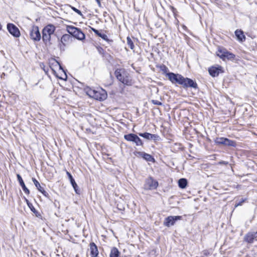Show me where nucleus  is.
<instances>
[{
  "instance_id": "f257e3e1",
  "label": "nucleus",
  "mask_w": 257,
  "mask_h": 257,
  "mask_svg": "<svg viewBox=\"0 0 257 257\" xmlns=\"http://www.w3.org/2000/svg\"><path fill=\"white\" fill-rule=\"evenodd\" d=\"M167 76L169 80L172 83L180 84L184 88L186 89L190 87L197 89L198 88V85L196 82L189 78L184 77L181 74L169 72L167 74Z\"/></svg>"
},
{
  "instance_id": "f03ea898",
  "label": "nucleus",
  "mask_w": 257,
  "mask_h": 257,
  "mask_svg": "<svg viewBox=\"0 0 257 257\" xmlns=\"http://www.w3.org/2000/svg\"><path fill=\"white\" fill-rule=\"evenodd\" d=\"M55 30L56 27L52 24L48 25L43 29L42 40L46 45L50 46L51 45V37L54 34Z\"/></svg>"
},
{
  "instance_id": "7ed1b4c3",
  "label": "nucleus",
  "mask_w": 257,
  "mask_h": 257,
  "mask_svg": "<svg viewBox=\"0 0 257 257\" xmlns=\"http://www.w3.org/2000/svg\"><path fill=\"white\" fill-rule=\"evenodd\" d=\"M114 74L118 81L124 85L131 86L132 84V80L130 74L124 69H117Z\"/></svg>"
},
{
  "instance_id": "20e7f679",
  "label": "nucleus",
  "mask_w": 257,
  "mask_h": 257,
  "mask_svg": "<svg viewBox=\"0 0 257 257\" xmlns=\"http://www.w3.org/2000/svg\"><path fill=\"white\" fill-rule=\"evenodd\" d=\"M86 93L89 97L98 100H103L107 97L106 92L102 89L96 90L91 88L88 89Z\"/></svg>"
},
{
  "instance_id": "39448f33",
  "label": "nucleus",
  "mask_w": 257,
  "mask_h": 257,
  "mask_svg": "<svg viewBox=\"0 0 257 257\" xmlns=\"http://www.w3.org/2000/svg\"><path fill=\"white\" fill-rule=\"evenodd\" d=\"M67 32L71 35L73 37L79 40H83L85 38V34L81 31V30L73 26L68 25L66 26Z\"/></svg>"
},
{
  "instance_id": "423d86ee",
  "label": "nucleus",
  "mask_w": 257,
  "mask_h": 257,
  "mask_svg": "<svg viewBox=\"0 0 257 257\" xmlns=\"http://www.w3.org/2000/svg\"><path fill=\"white\" fill-rule=\"evenodd\" d=\"M216 55L223 61L232 60L235 58V55L228 51L226 49L220 47H218Z\"/></svg>"
},
{
  "instance_id": "0eeeda50",
  "label": "nucleus",
  "mask_w": 257,
  "mask_h": 257,
  "mask_svg": "<svg viewBox=\"0 0 257 257\" xmlns=\"http://www.w3.org/2000/svg\"><path fill=\"white\" fill-rule=\"evenodd\" d=\"M124 138L125 140L128 142H131L134 143L137 146H143V143L141 139L136 134H129L125 135Z\"/></svg>"
},
{
  "instance_id": "6e6552de",
  "label": "nucleus",
  "mask_w": 257,
  "mask_h": 257,
  "mask_svg": "<svg viewBox=\"0 0 257 257\" xmlns=\"http://www.w3.org/2000/svg\"><path fill=\"white\" fill-rule=\"evenodd\" d=\"M158 186V182L150 177L146 180L144 188L146 190H154L156 189Z\"/></svg>"
},
{
  "instance_id": "1a4fd4ad",
  "label": "nucleus",
  "mask_w": 257,
  "mask_h": 257,
  "mask_svg": "<svg viewBox=\"0 0 257 257\" xmlns=\"http://www.w3.org/2000/svg\"><path fill=\"white\" fill-rule=\"evenodd\" d=\"M182 216H169L165 219L163 224L167 227H170L174 225L177 220H181Z\"/></svg>"
},
{
  "instance_id": "9d476101",
  "label": "nucleus",
  "mask_w": 257,
  "mask_h": 257,
  "mask_svg": "<svg viewBox=\"0 0 257 257\" xmlns=\"http://www.w3.org/2000/svg\"><path fill=\"white\" fill-rule=\"evenodd\" d=\"M215 143L217 145H223L225 146L232 147L235 146V143L234 141L224 138H217L215 140Z\"/></svg>"
},
{
  "instance_id": "9b49d317",
  "label": "nucleus",
  "mask_w": 257,
  "mask_h": 257,
  "mask_svg": "<svg viewBox=\"0 0 257 257\" xmlns=\"http://www.w3.org/2000/svg\"><path fill=\"white\" fill-rule=\"evenodd\" d=\"M31 38L34 41H39L41 39V34L38 26H34L30 31Z\"/></svg>"
},
{
  "instance_id": "f8f14e48",
  "label": "nucleus",
  "mask_w": 257,
  "mask_h": 257,
  "mask_svg": "<svg viewBox=\"0 0 257 257\" xmlns=\"http://www.w3.org/2000/svg\"><path fill=\"white\" fill-rule=\"evenodd\" d=\"M7 29L9 33L14 37L18 38L20 36L21 33L19 29L13 24H8Z\"/></svg>"
},
{
  "instance_id": "ddd939ff",
  "label": "nucleus",
  "mask_w": 257,
  "mask_h": 257,
  "mask_svg": "<svg viewBox=\"0 0 257 257\" xmlns=\"http://www.w3.org/2000/svg\"><path fill=\"white\" fill-rule=\"evenodd\" d=\"M209 74L212 77L217 76L220 73H223L222 67L220 66H212L209 68Z\"/></svg>"
},
{
  "instance_id": "4468645a",
  "label": "nucleus",
  "mask_w": 257,
  "mask_h": 257,
  "mask_svg": "<svg viewBox=\"0 0 257 257\" xmlns=\"http://www.w3.org/2000/svg\"><path fill=\"white\" fill-rule=\"evenodd\" d=\"M139 135L148 140H158L159 136L156 134H151L149 133H139Z\"/></svg>"
},
{
  "instance_id": "2eb2a0df",
  "label": "nucleus",
  "mask_w": 257,
  "mask_h": 257,
  "mask_svg": "<svg viewBox=\"0 0 257 257\" xmlns=\"http://www.w3.org/2000/svg\"><path fill=\"white\" fill-rule=\"evenodd\" d=\"M135 155H138L144 158L145 160L148 162H154L155 159L152 156L143 152H136L135 153Z\"/></svg>"
},
{
  "instance_id": "dca6fc26",
  "label": "nucleus",
  "mask_w": 257,
  "mask_h": 257,
  "mask_svg": "<svg viewBox=\"0 0 257 257\" xmlns=\"http://www.w3.org/2000/svg\"><path fill=\"white\" fill-rule=\"evenodd\" d=\"M256 237H257V231L249 232L245 235L244 239L246 242L251 243Z\"/></svg>"
},
{
  "instance_id": "f3484780",
  "label": "nucleus",
  "mask_w": 257,
  "mask_h": 257,
  "mask_svg": "<svg viewBox=\"0 0 257 257\" xmlns=\"http://www.w3.org/2000/svg\"><path fill=\"white\" fill-rule=\"evenodd\" d=\"M89 250L91 257H96L98 254L97 247L94 242L89 244Z\"/></svg>"
},
{
  "instance_id": "a211bd4d",
  "label": "nucleus",
  "mask_w": 257,
  "mask_h": 257,
  "mask_svg": "<svg viewBox=\"0 0 257 257\" xmlns=\"http://www.w3.org/2000/svg\"><path fill=\"white\" fill-rule=\"evenodd\" d=\"M32 181L34 182V184L37 188V189L40 192H41L45 196L48 197V193L45 191L44 188L41 186L39 182L35 178H32Z\"/></svg>"
},
{
  "instance_id": "6ab92c4d",
  "label": "nucleus",
  "mask_w": 257,
  "mask_h": 257,
  "mask_svg": "<svg viewBox=\"0 0 257 257\" xmlns=\"http://www.w3.org/2000/svg\"><path fill=\"white\" fill-rule=\"evenodd\" d=\"M17 177L18 180L19 182L20 185L22 187V188L23 191H24V192L26 194H30V191L26 187V185H25V184L24 183V182L23 181V180L22 179V178L21 177V175L20 174H17Z\"/></svg>"
},
{
  "instance_id": "aec40b11",
  "label": "nucleus",
  "mask_w": 257,
  "mask_h": 257,
  "mask_svg": "<svg viewBox=\"0 0 257 257\" xmlns=\"http://www.w3.org/2000/svg\"><path fill=\"white\" fill-rule=\"evenodd\" d=\"M66 174L70 180V181L71 182V185H72L74 189L75 190V192L77 193V188L78 187V186L76 184V183L75 182L74 179H73L72 176L71 175V174L68 171L66 172Z\"/></svg>"
},
{
  "instance_id": "412c9836",
  "label": "nucleus",
  "mask_w": 257,
  "mask_h": 257,
  "mask_svg": "<svg viewBox=\"0 0 257 257\" xmlns=\"http://www.w3.org/2000/svg\"><path fill=\"white\" fill-rule=\"evenodd\" d=\"M235 36H236L237 39L241 42H243L245 39V37L243 34V32L241 30H237L235 32Z\"/></svg>"
},
{
  "instance_id": "4be33fe9",
  "label": "nucleus",
  "mask_w": 257,
  "mask_h": 257,
  "mask_svg": "<svg viewBox=\"0 0 257 257\" xmlns=\"http://www.w3.org/2000/svg\"><path fill=\"white\" fill-rule=\"evenodd\" d=\"M71 39V36L69 34L63 35L61 38V43L64 46L69 42Z\"/></svg>"
},
{
  "instance_id": "5701e85b",
  "label": "nucleus",
  "mask_w": 257,
  "mask_h": 257,
  "mask_svg": "<svg viewBox=\"0 0 257 257\" xmlns=\"http://www.w3.org/2000/svg\"><path fill=\"white\" fill-rule=\"evenodd\" d=\"M92 31L98 36L101 37L102 39H103L104 40H105L106 41H108L109 40L108 39V37L105 34H102L100 33L98 30L96 29L91 28Z\"/></svg>"
},
{
  "instance_id": "b1692460",
  "label": "nucleus",
  "mask_w": 257,
  "mask_h": 257,
  "mask_svg": "<svg viewBox=\"0 0 257 257\" xmlns=\"http://www.w3.org/2000/svg\"><path fill=\"white\" fill-rule=\"evenodd\" d=\"M120 253L116 247H113L111 249L110 257H120Z\"/></svg>"
},
{
  "instance_id": "393cba45",
  "label": "nucleus",
  "mask_w": 257,
  "mask_h": 257,
  "mask_svg": "<svg viewBox=\"0 0 257 257\" xmlns=\"http://www.w3.org/2000/svg\"><path fill=\"white\" fill-rule=\"evenodd\" d=\"M187 184V181L185 178H182L179 180L178 185L182 189L186 188Z\"/></svg>"
},
{
  "instance_id": "a878e982",
  "label": "nucleus",
  "mask_w": 257,
  "mask_h": 257,
  "mask_svg": "<svg viewBox=\"0 0 257 257\" xmlns=\"http://www.w3.org/2000/svg\"><path fill=\"white\" fill-rule=\"evenodd\" d=\"M126 41H127V45L128 46V47L132 49H134V43L132 41V40H131V39L129 37H127V38H126Z\"/></svg>"
},
{
  "instance_id": "bb28decb",
  "label": "nucleus",
  "mask_w": 257,
  "mask_h": 257,
  "mask_svg": "<svg viewBox=\"0 0 257 257\" xmlns=\"http://www.w3.org/2000/svg\"><path fill=\"white\" fill-rule=\"evenodd\" d=\"M246 200V199L242 198L240 200H236L235 204V207H236L238 206H240L242 203Z\"/></svg>"
},
{
  "instance_id": "cd10ccee",
  "label": "nucleus",
  "mask_w": 257,
  "mask_h": 257,
  "mask_svg": "<svg viewBox=\"0 0 257 257\" xmlns=\"http://www.w3.org/2000/svg\"><path fill=\"white\" fill-rule=\"evenodd\" d=\"M71 9L75 12H76L77 14H78L79 15L81 16H82L83 15L81 13V12L78 9H76V8L74 7H72L71 6Z\"/></svg>"
},
{
  "instance_id": "c85d7f7f",
  "label": "nucleus",
  "mask_w": 257,
  "mask_h": 257,
  "mask_svg": "<svg viewBox=\"0 0 257 257\" xmlns=\"http://www.w3.org/2000/svg\"><path fill=\"white\" fill-rule=\"evenodd\" d=\"M151 101H152V103L155 105H162V103L157 100H152Z\"/></svg>"
},
{
  "instance_id": "c756f323",
  "label": "nucleus",
  "mask_w": 257,
  "mask_h": 257,
  "mask_svg": "<svg viewBox=\"0 0 257 257\" xmlns=\"http://www.w3.org/2000/svg\"><path fill=\"white\" fill-rule=\"evenodd\" d=\"M28 206L30 207V208L31 209V210L33 211V212H35V209L34 208V207L32 205V206H31V204H29V205H28Z\"/></svg>"
},
{
  "instance_id": "7c9ffc66",
  "label": "nucleus",
  "mask_w": 257,
  "mask_h": 257,
  "mask_svg": "<svg viewBox=\"0 0 257 257\" xmlns=\"http://www.w3.org/2000/svg\"><path fill=\"white\" fill-rule=\"evenodd\" d=\"M218 164L220 165H227L228 164V162L225 161H220L218 163Z\"/></svg>"
},
{
  "instance_id": "2f4dec72",
  "label": "nucleus",
  "mask_w": 257,
  "mask_h": 257,
  "mask_svg": "<svg viewBox=\"0 0 257 257\" xmlns=\"http://www.w3.org/2000/svg\"><path fill=\"white\" fill-rule=\"evenodd\" d=\"M26 201L28 205H29V204H31V206H32V204L30 203L28 199H26Z\"/></svg>"
},
{
  "instance_id": "473e14b6",
  "label": "nucleus",
  "mask_w": 257,
  "mask_h": 257,
  "mask_svg": "<svg viewBox=\"0 0 257 257\" xmlns=\"http://www.w3.org/2000/svg\"><path fill=\"white\" fill-rule=\"evenodd\" d=\"M96 1L97 2L98 5H99V6L100 7V5H101V3H100V0H96Z\"/></svg>"
},
{
  "instance_id": "72a5a7b5",
  "label": "nucleus",
  "mask_w": 257,
  "mask_h": 257,
  "mask_svg": "<svg viewBox=\"0 0 257 257\" xmlns=\"http://www.w3.org/2000/svg\"><path fill=\"white\" fill-rule=\"evenodd\" d=\"M204 254H205V255H207V252L204 253Z\"/></svg>"
},
{
  "instance_id": "f704fd0d",
  "label": "nucleus",
  "mask_w": 257,
  "mask_h": 257,
  "mask_svg": "<svg viewBox=\"0 0 257 257\" xmlns=\"http://www.w3.org/2000/svg\"><path fill=\"white\" fill-rule=\"evenodd\" d=\"M256 78L257 79V75L256 76Z\"/></svg>"
}]
</instances>
